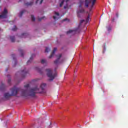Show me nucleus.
I'll use <instances>...</instances> for the list:
<instances>
[{
  "label": "nucleus",
  "instance_id": "nucleus-45",
  "mask_svg": "<svg viewBox=\"0 0 128 128\" xmlns=\"http://www.w3.org/2000/svg\"><path fill=\"white\" fill-rule=\"evenodd\" d=\"M90 12H92V9H90Z\"/></svg>",
  "mask_w": 128,
  "mask_h": 128
},
{
  "label": "nucleus",
  "instance_id": "nucleus-40",
  "mask_svg": "<svg viewBox=\"0 0 128 128\" xmlns=\"http://www.w3.org/2000/svg\"><path fill=\"white\" fill-rule=\"evenodd\" d=\"M114 18H113L112 19V22H114Z\"/></svg>",
  "mask_w": 128,
  "mask_h": 128
},
{
  "label": "nucleus",
  "instance_id": "nucleus-39",
  "mask_svg": "<svg viewBox=\"0 0 128 128\" xmlns=\"http://www.w3.org/2000/svg\"><path fill=\"white\" fill-rule=\"evenodd\" d=\"M53 18H54V20H56V16H53Z\"/></svg>",
  "mask_w": 128,
  "mask_h": 128
},
{
  "label": "nucleus",
  "instance_id": "nucleus-13",
  "mask_svg": "<svg viewBox=\"0 0 128 128\" xmlns=\"http://www.w3.org/2000/svg\"><path fill=\"white\" fill-rule=\"evenodd\" d=\"M34 56H35L34 54H32V56H30V60L28 61L27 64H30L32 62V59L34 58Z\"/></svg>",
  "mask_w": 128,
  "mask_h": 128
},
{
  "label": "nucleus",
  "instance_id": "nucleus-12",
  "mask_svg": "<svg viewBox=\"0 0 128 128\" xmlns=\"http://www.w3.org/2000/svg\"><path fill=\"white\" fill-rule=\"evenodd\" d=\"M57 48H54V49L53 50V51L52 52L51 54L50 55V56H49V58H52V56H54L57 50Z\"/></svg>",
  "mask_w": 128,
  "mask_h": 128
},
{
  "label": "nucleus",
  "instance_id": "nucleus-5",
  "mask_svg": "<svg viewBox=\"0 0 128 128\" xmlns=\"http://www.w3.org/2000/svg\"><path fill=\"white\" fill-rule=\"evenodd\" d=\"M20 88L14 86L12 89L11 95L14 96H16V94H18V92H20Z\"/></svg>",
  "mask_w": 128,
  "mask_h": 128
},
{
  "label": "nucleus",
  "instance_id": "nucleus-19",
  "mask_svg": "<svg viewBox=\"0 0 128 128\" xmlns=\"http://www.w3.org/2000/svg\"><path fill=\"white\" fill-rule=\"evenodd\" d=\"M24 12H26V10H22L20 12V14L19 15V16L20 18H22V14H24Z\"/></svg>",
  "mask_w": 128,
  "mask_h": 128
},
{
  "label": "nucleus",
  "instance_id": "nucleus-3",
  "mask_svg": "<svg viewBox=\"0 0 128 128\" xmlns=\"http://www.w3.org/2000/svg\"><path fill=\"white\" fill-rule=\"evenodd\" d=\"M84 22V20H82L80 21V22L79 24V25L78 26V27L77 28H76V30H69L68 31L66 32V34H76V32H80V29L81 26H82V22Z\"/></svg>",
  "mask_w": 128,
  "mask_h": 128
},
{
  "label": "nucleus",
  "instance_id": "nucleus-15",
  "mask_svg": "<svg viewBox=\"0 0 128 128\" xmlns=\"http://www.w3.org/2000/svg\"><path fill=\"white\" fill-rule=\"evenodd\" d=\"M28 33H23L22 34L20 38H28Z\"/></svg>",
  "mask_w": 128,
  "mask_h": 128
},
{
  "label": "nucleus",
  "instance_id": "nucleus-26",
  "mask_svg": "<svg viewBox=\"0 0 128 128\" xmlns=\"http://www.w3.org/2000/svg\"><path fill=\"white\" fill-rule=\"evenodd\" d=\"M50 50V49L46 47V50H45V52H48Z\"/></svg>",
  "mask_w": 128,
  "mask_h": 128
},
{
  "label": "nucleus",
  "instance_id": "nucleus-27",
  "mask_svg": "<svg viewBox=\"0 0 128 128\" xmlns=\"http://www.w3.org/2000/svg\"><path fill=\"white\" fill-rule=\"evenodd\" d=\"M106 28L108 32H110V30H112V27H110V26H107Z\"/></svg>",
  "mask_w": 128,
  "mask_h": 128
},
{
  "label": "nucleus",
  "instance_id": "nucleus-2",
  "mask_svg": "<svg viewBox=\"0 0 128 128\" xmlns=\"http://www.w3.org/2000/svg\"><path fill=\"white\" fill-rule=\"evenodd\" d=\"M56 70H58V67L55 68L54 71H52V70L50 68L46 69L45 70L46 72L47 76L50 78L48 80L49 82H52V80H54V78L58 76Z\"/></svg>",
  "mask_w": 128,
  "mask_h": 128
},
{
  "label": "nucleus",
  "instance_id": "nucleus-37",
  "mask_svg": "<svg viewBox=\"0 0 128 128\" xmlns=\"http://www.w3.org/2000/svg\"><path fill=\"white\" fill-rule=\"evenodd\" d=\"M116 18H118V13H116Z\"/></svg>",
  "mask_w": 128,
  "mask_h": 128
},
{
  "label": "nucleus",
  "instance_id": "nucleus-41",
  "mask_svg": "<svg viewBox=\"0 0 128 128\" xmlns=\"http://www.w3.org/2000/svg\"><path fill=\"white\" fill-rule=\"evenodd\" d=\"M68 2H70V0H66V4H68Z\"/></svg>",
  "mask_w": 128,
  "mask_h": 128
},
{
  "label": "nucleus",
  "instance_id": "nucleus-28",
  "mask_svg": "<svg viewBox=\"0 0 128 128\" xmlns=\"http://www.w3.org/2000/svg\"><path fill=\"white\" fill-rule=\"evenodd\" d=\"M18 30V28H16V26H14V27L12 28V30L14 32H16Z\"/></svg>",
  "mask_w": 128,
  "mask_h": 128
},
{
  "label": "nucleus",
  "instance_id": "nucleus-21",
  "mask_svg": "<svg viewBox=\"0 0 128 128\" xmlns=\"http://www.w3.org/2000/svg\"><path fill=\"white\" fill-rule=\"evenodd\" d=\"M41 64H48V62H46V60L44 59H42L41 60Z\"/></svg>",
  "mask_w": 128,
  "mask_h": 128
},
{
  "label": "nucleus",
  "instance_id": "nucleus-35",
  "mask_svg": "<svg viewBox=\"0 0 128 128\" xmlns=\"http://www.w3.org/2000/svg\"><path fill=\"white\" fill-rule=\"evenodd\" d=\"M106 44H104V50H106Z\"/></svg>",
  "mask_w": 128,
  "mask_h": 128
},
{
  "label": "nucleus",
  "instance_id": "nucleus-1",
  "mask_svg": "<svg viewBox=\"0 0 128 128\" xmlns=\"http://www.w3.org/2000/svg\"><path fill=\"white\" fill-rule=\"evenodd\" d=\"M26 90H22L21 94L22 96H30V98H36V94H38V90H40V88L36 86L34 88H30V84H27L24 86Z\"/></svg>",
  "mask_w": 128,
  "mask_h": 128
},
{
  "label": "nucleus",
  "instance_id": "nucleus-4",
  "mask_svg": "<svg viewBox=\"0 0 128 128\" xmlns=\"http://www.w3.org/2000/svg\"><path fill=\"white\" fill-rule=\"evenodd\" d=\"M96 0H85V6L86 8H88V4L90 2L92 3L91 8H94V4H96Z\"/></svg>",
  "mask_w": 128,
  "mask_h": 128
},
{
  "label": "nucleus",
  "instance_id": "nucleus-46",
  "mask_svg": "<svg viewBox=\"0 0 128 128\" xmlns=\"http://www.w3.org/2000/svg\"><path fill=\"white\" fill-rule=\"evenodd\" d=\"M0 30H2V28H0Z\"/></svg>",
  "mask_w": 128,
  "mask_h": 128
},
{
  "label": "nucleus",
  "instance_id": "nucleus-29",
  "mask_svg": "<svg viewBox=\"0 0 128 128\" xmlns=\"http://www.w3.org/2000/svg\"><path fill=\"white\" fill-rule=\"evenodd\" d=\"M64 0H62V2L60 3V7L62 6V5L64 4Z\"/></svg>",
  "mask_w": 128,
  "mask_h": 128
},
{
  "label": "nucleus",
  "instance_id": "nucleus-38",
  "mask_svg": "<svg viewBox=\"0 0 128 128\" xmlns=\"http://www.w3.org/2000/svg\"><path fill=\"white\" fill-rule=\"evenodd\" d=\"M66 20H68V18H66L64 19V20H63V22H66Z\"/></svg>",
  "mask_w": 128,
  "mask_h": 128
},
{
  "label": "nucleus",
  "instance_id": "nucleus-25",
  "mask_svg": "<svg viewBox=\"0 0 128 128\" xmlns=\"http://www.w3.org/2000/svg\"><path fill=\"white\" fill-rule=\"evenodd\" d=\"M31 20L32 22H34L36 20V18H34V15H31Z\"/></svg>",
  "mask_w": 128,
  "mask_h": 128
},
{
  "label": "nucleus",
  "instance_id": "nucleus-18",
  "mask_svg": "<svg viewBox=\"0 0 128 128\" xmlns=\"http://www.w3.org/2000/svg\"><path fill=\"white\" fill-rule=\"evenodd\" d=\"M10 38L12 42H14L16 41V38H14V36H10Z\"/></svg>",
  "mask_w": 128,
  "mask_h": 128
},
{
  "label": "nucleus",
  "instance_id": "nucleus-7",
  "mask_svg": "<svg viewBox=\"0 0 128 128\" xmlns=\"http://www.w3.org/2000/svg\"><path fill=\"white\" fill-rule=\"evenodd\" d=\"M12 94L8 92L4 93L3 98L4 100H10V98L12 97Z\"/></svg>",
  "mask_w": 128,
  "mask_h": 128
},
{
  "label": "nucleus",
  "instance_id": "nucleus-14",
  "mask_svg": "<svg viewBox=\"0 0 128 128\" xmlns=\"http://www.w3.org/2000/svg\"><path fill=\"white\" fill-rule=\"evenodd\" d=\"M62 61H60V59H56L54 61V64H62Z\"/></svg>",
  "mask_w": 128,
  "mask_h": 128
},
{
  "label": "nucleus",
  "instance_id": "nucleus-9",
  "mask_svg": "<svg viewBox=\"0 0 128 128\" xmlns=\"http://www.w3.org/2000/svg\"><path fill=\"white\" fill-rule=\"evenodd\" d=\"M76 12L77 16L78 18H82V14L84 12V8L79 9L77 10Z\"/></svg>",
  "mask_w": 128,
  "mask_h": 128
},
{
  "label": "nucleus",
  "instance_id": "nucleus-24",
  "mask_svg": "<svg viewBox=\"0 0 128 128\" xmlns=\"http://www.w3.org/2000/svg\"><path fill=\"white\" fill-rule=\"evenodd\" d=\"M56 58H57V60H60V58H62V54H58V55L56 56Z\"/></svg>",
  "mask_w": 128,
  "mask_h": 128
},
{
  "label": "nucleus",
  "instance_id": "nucleus-36",
  "mask_svg": "<svg viewBox=\"0 0 128 128\" xmlns=\"http://www.w3.org/2000/svg\"><path fill=\"white\" fill-rule=\"evenodd\" d=\"M42 2H44V0H41L40 2V4H42Z\"/></svg>",
  "mask_w": 128,
  "mask_h": 128
},
{
  "label": "nucleus",
  "instance_id": "nucleus-20",
  "mask_svg": "<svg viewBox=\"0 0 128 128\" xmlns=\"http://www.w3.org/2000/svg\"><path fill=\"white\" fill-rule=\"evenodd\" d=\"M18 52L20 54V56H24V50L20 49V50H18Z\"/></svg>",
  "mask_w": 128,
  "mask_h": 128
},
{
  "label": "nucleus",
  "instance_id": "nucleus-6",
  "mask_svg": "<svg viewBox=\"0 0 128 128\" xmlns=\"http://www.w3.org/2000/svg\"><path fill=\"white\" fill-rule=\"evenodd\" d=\"M8 10L4 8L3 12H2V14H0V18H6L8 16Z\"/></svg>",
  "mask_w": 128,
  "mask_h": 128
},
{
  "label": "nucleus",
  "instance_id": "nucleus-23",
  "mask_svg": "<svg viewBox=\"0 0 128 128\" xmlns=\"http://www.w3.org/2000/svg\"><path fill=\"white\" fill-rule=\"evenodd\" d=\"M90 13H88V16L86 18V22H90Z\"/></svg>",
  "mask_w": 128,
  "mask_h": 128
},
{
  "label": "nucleus",
  "instance_id": "nucleus-10",
  "mask_svg": "<svg viewBox=\"0 0 128 128\" xmlns=\"http://www.w3.org/2000/svg\"><path fill=\"white\" fill-rule=\"evenodd\" d=\"M28 73V71L26 70V68H24V70H22L20 72V74L21 76H22V78H26V74Z\"/></svg>",
  "mask_w": 128,
  "mask_h": 128
},
{
  "label": "nucleus",
  "instance_id": "nucleus-11",
  "mask_svg": "<svg viewBox=\"0 0 128 128\" xmlns=\"http://www.w3.org/2000/svg\"><path fill=\"white\" fill-rule=\"evenodd\" d=\"M12 56L14 60V64L13 65V66H15L18 64V62H16V55L14 54H12Z\"/></svg>",
  "mask_w": 128,
  "mask_h": 128
},
{
  "label": "nucleus",
  "instance_id": "nucleus-32",
  "mask_svg": "<svg viewBox=\"0 0 128 128\" xmlns=\"http://www.w3.org/2000/svg\"><path fill=\"white\" fill-rule=\"evenodd\" d=\"M48 128H52V124L51 122L49 126H48Z\"/></svg>",
  "mask_w": 128,
  "mask_h": 128
},
{
  "label": "nucleus",
  "instance_id": "nucleus-31",
  "mask_svg": "<svg viewBox=\"0 0 128 128\" xmlns=\"http://www.w3.org/2000/svg\"><path fill=\"white\" fill-rule=\"evenodd\" d=\"M10 82H11V80L10 78H9L8 80V84H10Z\"/></svg>",
  "mask_w": 128,
  "mask_h": 128
},
{
  "label": "nucleus",
  "instance_id": "nucleus-34",
  "mask_svg": "<svg viewBox=\"0 0 128 128\" xmlns=\"http://www.w3.org/2000/svg\"><path fill=\"white\" fill-rule=\"evenodd\" d=\"M64 8L66 10V8H68V4H66V6H64Z\"/></svg>",
  "mask_w": 128,
  "mask_h": 128
},
{
  "label": "nucleus",
  "instance_id": "nucleus-42",
  "mask_svg": "<svg viewBox=\"0 0 128 128\" xmlns=\"http://www.w3.org/2000/svg\"><path fill=\"white\" fill-rule=\"evenodd\" d=\"M79 8H82V4H80L79 5Z\"/></svg>",
  "mask_w": 128,
  "mask_h": 128
},
{
  "label": "nucleus",
  "instance_id": "nucleus-47",
  "mask_svg": "<svg viewBox=\"0 0 128 128\" xmlns=\"http://www.w3.org/2000/svg\"><path fill=\"white\" fill-rule=\"evenodd\" d=\"M6 72H8V69L6 70Z\"/></svg>",
  "mask_w": 128,
  "mask_h": 128
},
{
  "label": "nucleus",
  "instance_id": "nucleus-8",
  "mask_svg": "<svg viewBox=\"0 0 128 128\" xmlns=\"http://www.w3.org/2000/svg\"><path fill=\"white\" fill-rule=\"evenodd\" d=\"M46 84L45 83L42 84L40 86V88L42 90L41 92H38V94H45L46 90H44V88H46Z\"/></svg>",
  "mask_w": 128,
  "mask_h": 128
},
{
  "label": "nucleus",
  "instance_id": "nucleus-43",
  "mask_svg": "<svg viewBox=\"0 0 128 128\" xmlns=\"http://www.w3.org/2000/svg\"><path fill=\"white\" fill-rule=\"evenodd\" d=\"M38 0H36V4H38Z\"/></svg>",
  "mask_w": 128,
  "mask_h": 128
},
{
  "label": "nucleus",
  "instance_id": "nucleus-44",
  "mask_svg": "<svg viewBox=\"0 0 128 128\" xmlns=\"http://www.w3.org/2000/svg\"><path fill=\"white\" fill-rule=\"evenodd\" d=\"M7 77H8V78H10V75L7 76Z\"/></svg>",
  "mask_w": 128,
  "mask_h": 128
},
{
  "label": "nucleus",
  "instance_id": "nucleus-17",
  "mask_svg": "<svg viewBox=\"0 0 128 128\" xmlns=\"http://www.w3.org/2000/svg\"><path fill=\"white\" fill-rule=\"evenodd\" d=\"M4 88H6V86L4 83H2L0 86V90H4Z\"/></svg>",
  "mask_w": 128,
  "mask_h": 128
},
{
  "label": "nucleus",
  "instance_id": "nucleus-16",
  "mask_svg": "<svg viewBox=\"0 0 128 128\" xmlns=\"http://www.w3.org/2000/svg\"><path fill=\"white\" fill-rule=\"evenodd\" d=\"M35 69L36 70H37L38 72H40V74H42V71L40 68H39L38 67H36Z\"/></svg>",
  "mask_w": 128,
  "mask_h": 128
},
{
  "label": "nucleus",
  "instance_id": "nucleus-30",
  "mask_svg": "<svg viewBox=\"0 0 128 128\" xmlns=\"http://www.w3.org/2000/svg\"><path fill=\"white\" fill-rule=\"evenodd\" d=\"M44 16L42 17L41 18H38V22H40L42 20H44Z\"/></svg>",
  "mask_w": 128,
  "mask_h": 128
},
{
  "label": "nucleus",
  "instance_id": "nucleus-48",
  "mask_svg": "<svg viewBox=\"0 0 128 128\" xmlns=\"http://www.w3.org/2000/svg\"><path fill=\"white\" fill-rule=\"evenodd\" d=\"M20 0V2H21L22 1V0Z\"/></svg>",
  "mask_w": 128,
  "mask_h": 128
},
{
  "label": "nucleus",
  "instance_id": "nucleus-33",
  "mask_svg": "<svg viewBox=\"0 0 128 128\" xmlns=\"http://www.w3.org/2000/svg\"><path fill=\"white\" fill-rule=\"evenodd\" d=\"M54 14L56 16H60V14L58 12H55Z\"/></svg>",
  "mask_w": 128,
  "mask_h": 128
},
{
  "label": "nucleus",
  "instance_id": "nucleus-49",
  "mask_svg": "<svg viewBox=\"0 0 128 128\" xmlns=\"http://www.w3.org/2000/svg\"><path fill=\"white\" fill-rule=\"evenodd\" d=\"M0 8H1V7L0 6Z\"/></svg>",
  "mask_w": 128,
  "mask_h": 128
},
{
  "label": "nucleus",
  "instance_id": "nucleus-22",
  "mask_svg": "<svg viewBox=\"0 0 128 128\" xmlns=\"http://www.w3.org/2000/svg\"><path fill=\"white\" fill-rule=\"evenodd\" d=\"M34 4V2H27L25 4L26 6H32V4Z\"/></svg>",
  "mask_w": 128,
  "mask_h": 128
}]
</instances>
